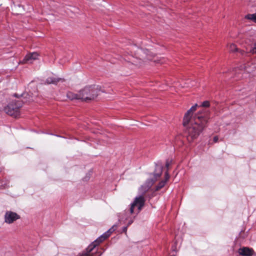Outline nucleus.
Listing matches in <instances>:
<instances>
[{"label":"nucleus","instance_id":"f257e3e1","mask_svg":"<svg viewBox=\"0 0 256 256\" xmlns=\"http://www.w3.org/2000/svg\"><path fill=\"white\" fill-rule=\"evenodd\" d=\"M193 113L188 110L184 114L182 122L184 126H187L186 134L190 143L194 142L198 138L207 126L210 118V112L206 110H199L192 119Z\"/></svg>","mask_w":256,"mask_h":256},{"label":"nucleus","instance_id":"f03ea898","mask_svg":"<svg viewBox=\"0 0 256 256\" xmlns=\"http://www.w3.org/2000/svg\"><path fill=\"white\" fill-rule=\"evenodd\" d=\"M24 102L20 100H15L10 102L4 107V112L8 115L14 118L19 117L20 115V110Z\"/></svg>","mask_w":256,"mask_h":256},{"label":"nucleus","instance_id":"7ed1b4c3","mask_svg":"<svg viewBox=\"0 0 256 256\" xmlns=\"http://www.w3.org/2000/svg\"><path fill=\"white\" fill-rule=\"evenodd\" d=\"M155 166L154 171L152 174H151L154 176V178H148L146 180L144 186H142V188H144V191H147L150 188L155 182L160 177L162 174L163 170L162 162L161 161H158L155 162Z\"/></svg>","mask_w":256,"mask_h":256},{"label":"nucleus","instance_id":"20e7f679","mask_svg":"<svg viewBox=\"0 0 256 256\" xmlns=\"http://www.w3.org/2000/svg\"><path fill=\"white\" fill-rule=\"evenodd\" d=\"M104 240L100 238V236L92 242L85 250L81 253L78 254V256H94L97 252L96 248Z\"/></svg>","mask_w":256,"mask_h":256},{"label":"nucleus","instance_id":"39448f33","mask_svg":"<svg viewBox=\"0 0 256 256\" xmlns=\"http://www.w3.org/2000/svg\"><path fill=\"white\" fill-rule=\"evenodd\" d=\"M104 92L101 86L98 85L88 86L80 91V95H89L90 96H98Z\"/></svg>","mask_w":256,"mask_h":256},{"label":"nucleus","instance_id":"423d86ee","mask_svg":"<svg viewBox=\"0 0 256 256\" xmlns=\"http://www.w3.org/2000/svg\"><path fill=\"white\" fill-rule=\"evenodd\" d=\"M145 199L144 196H140L136 197L132 203L131 204L130 208V212L132 214L134 212V208L137 206L138 208V212L141 210L142 208L144 206L145 203Z\"/></svg>","mask_w":256,"mask_h":256},{"label":"nucleus","instance_id":"0eeeda50","mask_svg":"<svg viewBox=\"0 0 256 256\" xmlns=\"http://www.w3.org/2000/svg\"><path fill=\"white\" fill-rule=\"evenodd\" d=\"M20 218V217L18 214L12 211H6L4 214L5 222L9 224L14 222Z\"/></svg>","mask_w":256,"mask_h":256},{"label":"nucleus","instance_id":"6e6552de","mask_svg":"<svg viewBox=\"0 0 256 256\" xmlns=\"http://www.w3.org/2000/svg\"><path fill=\"white\" fill-rule=\"evenodd\" d=\"M240 70H244L247 73H251L256 70V66L254 63L252 62H248L240 66Z\"/></svg>","mask_w":256,"mask_h":256},{"label":"nucleus","instance_id":"1a4fd4ad","mask_svg":"<svg viewBox=\"0 0 256 256\" xmlns=\"http://www.w3.org/2000/svg\"><path fill=\"white\" fill-rule=\"evenodd\" d=\"M196 84L197 82L194 80L186 79L176 82V85H178L182 88H190L196 86Z\"/></svg>","mask_w":256,"mask_h":256},{"label":"nucleus","instance_id":"9d476101","mask_svg":"<svg viewBox=\"0 0 256 256\" xmlns=\"http://www.w3.org/2000/svg\"><path fill=\"white\" fill-rule=\"evenodd\" d=\"M38 56L39 54L36 52L28 54L26 56L21 62L22 64H32L34 60L38 58Z\"/></svg>","mask_w":256,"mask_h":256},{"label":"nucleus","instance_id":"9b49d317","mask_svg":"<svg viewBox=\"0 0 256 256\" xmlns=\"http://www.w3.org/2000/svg\"><path fill=\"white\" fill-rule=\"evenodd\" d=\"M238 252L242 256H252L254 254V252L252 248L243 247L238 250Z\"/></svg>","mask_w":256,"mask_h":256},{"label":"nucleus","instance_id":"f8f14e48","mask_svg":"<svg viewBox=\"0 0 256 256\" xmlns=\"http://www.w3.org/2000/svg\"><path fill=\"white\" fill-rule=\"evenodd\" d=\"M64 80L62 78H56L54 77L48 78L46 80V83L47 84H56L59 82H64Z\"/></svg>","mask_w":256,"mask_h":256},{"label":"nucleus","instance_id":"ddd939ff","mask_svg":"<svg viewBox=\"0 0 256 256\" xmlns=\"http://www.w3.org/2000/svg\"><path fill=\"white\" fill-rule=\"evenodd\" d=\"M70 100H78L82 102H88L94 99V97H68Z\"/></svg>","mask_w":256,"mask_h":256},{"label":"nucleus","instance_id":"4468645a","mask_svg":"<svg viewBox=\"0 0 256 256\" xmlns=\"http://www.w3.org/2000/svg\"><path fill=\"white\" fill-rule=\"evenodd\" d=\"M148 54L147 50H144L142 48L138 49L136 54H135L137 56H140L142 58H144V55H146Z\"/></svg>","mask_w":256,"mask_h":256},{"label":"nucleus","instance_id":"2eb2a0df","mask_svg":"<svg viewBox=\"0 0 256 256\" xmlns=\"http://www.w3.org/2000/svg\"><path fill=\"white\" fill-rule=\"evenodd\" d=\"M166 180L160 181L158 184L156 186V190L158 191L162 188L166 184Z\"/></svg>","mask_w":256,"mask_h":256},{"label":"nucleus","instance_id":"dca6fc26","mask_svg":"<svg viewBox=\"0 0 256 256\" xmlns=\"http://www.w3.org/2000/svg\"><path fill=\"white\" fill-rule=\"evenodd\" d=\"M246 18L248 20H252L256 22V13L254 14H249L246 16Z\"/></svg>","mask_w":256,"mask_h":256},{"label":"nucleus","instance_id":"f3484780","mask_svg":"<svg viewBox=\"0 0 256 256\" xmlns=\"http://www.w3.org/2000/svg\"><path fill=\"white\" fill-rule=\"evenodd\" d=\"M230 52H235L238 50V48L236 47V45L234 44H230L229 45Z\"/></svg>","mask_w":256,"mask_h":256},{"label":"nucleus","instance_id":"a211bd4d","mask_svg":"<svg viewBox=\"0 0 256 256\" xmlns=\"http://www.w3.org/2000/svg\"><path fill=\"white\" fill-rule=\"evenodd\" d=\"M210 106V102L208 100L203 102L200 105L198 106L201 109L202 108H208Z\"/></svg>","mask_w":256,"mask_h":256},{"label":"nucleus","instance_id":"6ab92c4d","mask_svg":"<svg viewBox=\"0 0 256 256\" xmlns=\"http://www.w3.org/2000/svg\"><path fill=\"white\" fill-rule=\"evenodd\" d=\"M115 226H113L111 228H110L106 232V234L110 236V234L116 230L114 228Z\"/></svg>","mask_w":256,"mask_h":256},{"label":"nucleus","instance_id":"aec40b11","mask_svg":"<svg viewBox=\"0 0 256 256\" xmlns=\"http://www.w3.org/2000/svg\"><path fill=\"white\" fill-rule=\"evenodd\" d=\"M198 106H198L197 104H196L192 106L190 110L192 112H194L196 110L197 107Z\"/></svg>","mask_w":256,"mask_h":256},{"label":"nucleus","instance_id":"412c9836","mask_svg":"<svg viewBox=\"0 0 256 256\" xmlns=\"http://www.w3.org/2000/svg\"><path fill=\"white\" fill-rule=\"evenodd\" d=\"M132 63L135 65L138 66L141 64V62L140 60L139 62H137L136 58H134L132 60Z\"/></svg>","mask_w":256,"mask_h":256},{"label":"nucleus","instance_id":"4be33fe9","mask_svg":"<svg viewBox=\"0 0 256 256\" xmlns=\"http://www.w3.org/2000/svg\"><path fill=\"white\" fill-rule=\"evenodd\" d=\"M110 236L106 234V232L104 233L102 235L100 236V238H102L104 240L108 238Z\"/></svg>","mask_w":256,"mask_h":256},{"label":"nucleus","instance_id":"5701e85b","mask_svg":"<svg viewBox=\"0 0 256 256\" xmlns=\"http://www.w3.org/2000/svg\"><path fill=\"white\" fill-rule=\"evenodd\" d=\"M164 177H165V180H166V182H167V180L169 179L170 178V175L168 174V170H167L166 172H165V174H164Z\"/></svg>","mask_w":256,"mask_h":256},{"label":"nucleus","instance_id":"b1692460","mask_svg":"<svg viewBox=\"0 0 256 256\" xmlns=\"http://www.w3.org/2000/svg\"><path fill=\"white\" fill-rule=\"evenodd\" d=\"M172 160H167L166 162V167L167 168V169H168V168L170 166L171 164Z\"/></svg>","mask_w":256,"mask_h":256},{"label":"nucleus","instance_id":"393cba45","mask_svg":"<svg viewBox=\"0 0 256 256\" xmlns=\"http://www.w3.org/2000/svg\"><path fill=\"white\" fill-rule=\"evenodd\" d=\"M128 229V226H124L122 228V232L126 233Z\"/></svg>","mask_w":256,"mask_h":256},{"label":"nucleus","instance_id":"a878e982","mask_svg":"<svg viewBox=\"0 0 256 256\" xmlns=\"http://www.w3.org/2000/svg\"><path fill=\"white\" fill-rule=\"evenodd\" d=\"M238 52H239L242 56H244V54H245L246 53L244 50H239V49H238Z\"/></svg>","mask_w":256,"mask_h":256},{"label":"nucleus","instance_id":"bb28decb","mask_svg":"<svg viewBox=\"0 0 256 256\" xmlns=\"http://www.w3.org/2000/svg\"><path fill=\"white\" fill-rule=\"evenodd\" d=\"M213 140L214 142H218V136H214Z\"/></svg>","mask_w":256,"mask_h":256},{"label":"nucleus","instance_id":"cd10ccee","mask_svg":"<svg viewBox=\"0 0 256 256\" xmlns=\"http://www.w3.org/2000/svg\"><path fill=\"white\" fill-rule=\"evenodd\" d=\"M132 220H130L128 222V226H129L132 223Z\"/></svg>","mask_w":256,"mask_h":256},{"label":"nucleus","instance_id":"c85d7f7f","mask_svg":"<svg viewBox=\"0 0 256 256\" xmlns=\"http://www.w3.org/2000/svg\"><path fill=\"white\" fill-rule=\"evenodd\" d=\"M154 62H156L157 63H160V64L162 63V62H160V60H154Z\"/></svg>","mask_w":256,"mask_h":256},{"label":"nucleus","instance_id":"c756f323","mask_svg":"<svg viewBox=\"0 0 256 256\" xmlns=\"http://www.w3.org/2000/svg\"><path fill=\"white\" fill-rule=\"evenodd\" d=\"M14 96H18L16 94H14Z\"/></svg>","mask_w":256,"mask_h":256},{"label":"nucleus","instance_id":"7c9ffc66","mask_svg":"<svg viewBox=\"0 0 256 256\" xmlns=\"http://www.w3.org/2000/svg\"><path fill=\"white\" fill-rule=\"evenodd\" d=\"M171 256H176L175 255H172Z\"/></svg>","mask_w":256,"mask_h":256}]
</instances>
